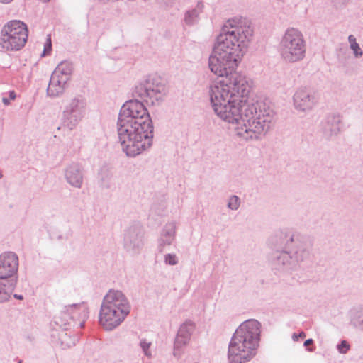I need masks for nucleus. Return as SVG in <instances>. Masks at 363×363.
<instances>
[{"label":"nucleus","mask_w":363,"mask_h":363,"mask_svg":"<svg viewBox=\"0 0 363 363\" xmlns=\"http://www.w3.org/2000/svg\"><path fill=\"white\" fill-rule=\"evenodd\" d=\"M253 28L250 20L242 17L228 19L217 36L208 60L212 72L223 78L212 83L208 88L211 105L222 121L237 126L242 125L250 92L251 82L244 74L233 72L240 62Z\"/></svg>","instance_id":"nucleus-1"},{"label":"nucleus","mask_w":363,"mask_h":363,"mask_svg":"<svg viewBox=\"0 0 363 363\" xmlns=\"http://www.w3.org/2000/svg\"><path fill=\"white\" fill-rule=\"evenodd\" d=\"M153 130L147 109L138 99L125 102L118 120V135L122 150L134 157L152 145Z\"/></svg>","instance_id":"nucleus-2"},{"label":"nucleus","mask_w":363,"mask_h":363,"mask_svg":"<svg viewBox=\"0 0 363 363\" xmlns=\"http://www.w3.org/2000/svg\"><path fill=\"white\" fill-rule=\"evenodd\" d=\"M270 245L273 250L270 262L273 269L277 271L294 269L308 259L313 247L309 237L283 231L271 238Z\"/></svg>","instance_id":"nucleus-3"},{"label":"nucleus","mask_w":363,"mask_h":363,"mask_svg":"<svg viewBox=\"0 0 363 363\" xmlns=\"http://www.w3.org/2000/svg\"><path fill=\"white\" fill-rule=\"evenodd\" d=\"M261 325L255 319L244 321L235 331L228 345L229 363H246L257 353Z\"/></svg>","instance_id":"nucleus-4"},{"label":"nucleus","mask_w":363,"mask_h":363,"mask_svg":"<svg viewBox=\"0 0 363 363\" xmlns=\"http://www.w3.org/2000/svg\"><path fill=\"white\" fill-rule=\"evenodd\" d=\"M245 108L242 125L235 128L236 135L245 140L265 135L275 123V112L262 101L251 102Z\"/></svg>","instance_id":"nucleus-5"},{"label":"nucleus","mask_w":363,"mask_h":363,"mask_svg":"<svg viewBox=\"0 0 363 363\" xmlns=\"http://www.w3.org/2000/svg\"><path fill=\"white\" fill-rule=\"evenodd\" d=\"M130 309V303L121 291L110 289L103 298L99 323L104 330L111 331L124 321Z\"/></svg>","instance_id":"nucleus-6"},{"label":"nucleus","mask_w":363,"mask_h":363,"mask_svg":"<svg viewBox=\"0 0 363 363\" xmlns=\"http://www.w3.org/2000/svg\"><path fill=\"white\" fill-rule=\"evenodd\" d=\"M278 51L286 63L302 61L306 52V42L302 32L293 27L288 28L280 38Z\"/></svg>","instance_id":"nucleus-7"},{"label":"nucleus","mask_w":363,"mask_h":363,"mask_svg":"<svg viewBox=\"0 0 363 363\" xmlns=\"http://www.w3.org/2000/svg\"><path fill=\"white\" fill-rule=\"evenodd\" d=\"M28 36L26 23L18 20L11 21L1 30L0 46L6 51L20 50L25 46Z\"/></svg>","instance_id":"nucleus-8"},{"label":"nucleus","mask_w":363,"mask_h":363,"mask_svg":"<svg viewBox=\"0 0 363 363\" xmlns=\"http://www.w3.org/2000/svg\"><path fill=\"white\" fill-rule=\"evenodd\" d=\"M167 94L164 80L157 75H150L135 86L134 96L151 104L160 103Z\"/></svg>","instance_id":"nucleus-9"},{"label":"nucleus","mask_w":363,"mask_h":363,"mask_svg":"<svg viewBox=\"0 0 363 363\" xmlns=\"http://www.w3.org/2000/svg\"><path fill=\"white\" fill-rule=\"evenodd\" d=\"M86 112V101L84 97L77 96L70 99L62 113V127L70 131L74 130L84 118Z\"/></svg>","instance_id":"nucleus-10"},{"label":"nucleus","mask_w":363,"mask_h":363,"mask_svg":"<svg viewBox=\"0 0 363 363\" xmlns=\"http://www.w3.org/2000/svg\"><path fill=\"white\" fill-rule=\"evenodd\" d=\"M88 317V306L86 303L81 302L65 306L60 315L55 317V323L63 330H67V325L72 321H79L80 328H83Z\"/></svg>","instance_id":"nucleus-11"},{"label":"nucleus","mask_w":363,"mask_h":363,"mask_svg":"<svg viewBox=\"0 0 363 363\" xmlns=\"http://www.w3.org/2000/svg\"><path fill=\"white\" fill-rule=\"evenodd\" d=\"M123 246L131 255L140 253L144 246V233L140 225L135 224L128 228L124 233Z\"/></svg>","instance_id":"nucleus-12"},{"label":"nucleus","mask_w":363,"mask_h":363,"mask_svg":"<svg viewBox=\"0 0 363 363\" xmlns=\"http://www.w3.org/2000/svg\"><path fill=\"white\" fill-rule=\"evenodd\" d=\"M293 103L294 108L301 113H308L313 110L318 103V99L311 89L301 86L298 88L294 96Z\"/></svg>","instance_id":"nucleus-13"},{"label":"nucleus","mask_w":363,"mask_h":363,"mask_svg":"<svg viewBox=\"0 0 363 363\" xmlns=\"http://www.w3.org/2000/svg\"><path fill=\"white\" fill-rule=\"evenodd\" d=\"M18 269V257L15 252H6L0 255V279L15 276Z\"/></svg>","instance_id":"nucleus-14"},{"label":"nucleus","mask_w":363,"mask_h":363,"mask_svg":"<svg viewBox=\"0 0 363 363\" xmlns=\"http://www.w3.org/2000/svg\"><path fill=\"white\" fill-rule=\"evenodd\" d=\"M341 123L342 117L340 114H329L321 121L320 131L324 138L330 139L339 134Z\"/></svg>","instance_id":"nucleus-15"},{"label":"nucleus","mask_w":363,"mask_h":363,"mask_svg":"<svg viewBox=\"0 0 363 363\" xmlns=\"http://www.w3.org/2000/svg\"><path fill=\"white\" fill-rule=\"evenodd\" d=\"M177 225L174 221L167 223L162 228L157 240V250L163 252L167 246H170L175 240Z\"/></svg>","instance_id":"nucleus-16"},{"label":"nucleus","mask_w":363,"mask_h":363,"mask_svg":"<svg viewBox=\"0 0 363 363\" xmlns=\"http://www.w3.org/2000/svg\"><path fill=\"white\" fill-rule=\"evenodd\" d=\"M65 177L67 182L75 188H81L83 183L82 167L77 163H72L65 169Z\"/></svg>","instance_id":"nucleus-17"},{"label":"nucleus","mask_w":363,"mask_h":363,"mask_svg":"<svg viewBox=\"0 0 363 363\" xmlns=\"http://www.w3.org/2000/svg\"><path fill=\"white\" fill-rule=\"evenodd\" d=\"M67 80L52 74L47 89L48 96L55 98L62 95L68 86Z\"/></svg>","instance_id":"nucleus-18"},{"label":"nucleus","mask_w":363,"mask_h":363,"mask_svg":"<svg viewBox=\"0 0 363 363\" xmlns=\"http://www.w3.org/2000/svg\"><path fill=\"white\" fill-rule=\"evenodd\" d=\"M203 3H198L195 7L186 11L184 14V22L187 26H193L198 24L200 16L203 11Z\"/></svg>","instance_id":"nucleus-19"},{"label":"nucleus","mask_w":363,"mask_h":363,"mask_svg":"<svg viewBox=\"0 0 363 363\" xmlns=\"http://www.w3.org/2000/svg\"><path fill=\"white\" fill-rule=\"evenodd\" d=\"M347 315L350 325L363 330V305L353 306L350 309Z\"/></svg>","instance_id":"nucleus-20"},{"label":"nucleus","mask_w":363,"mask_h":363,"mask_svg":"<svg viewBox=\"0 0 363 363\" xmlns=\"http://www.w3.org/2000/svg\"><path fill=\"white\" fill-rule=\"evenodd\" d=\"M72 64L69 62L64 61L57 66L52 74L69 81L72 74Z\"/></svg>","instance_id":"nucleus-21"},{"label":"nucleus","mask_w":363,"mask_h":363,"mask_svg":"<svg viewBox=\"0 0 363 363\" xmlns=\"http://www.w3.org/2000/svg\"><path fill=\"white\" fill-rule=\"evenodd\" d=\"M189 339L186 337H183L179 334L177 335L174 342V350H173V355L177 359H179L183 352L184 347H185L189 342Z\"/></svg>","instance_id":"nucleus-22"},{"label":"nucleus","mask_w":363,"mask_h":363,"mask_svg":"<svg viewBox=\"0 0 363 363\" xmlns=\"http://www.w3.org/2000/svg\"><path fill=\"white\" fill-rule=\"evenodd\" d=\"M194 330L195 324L191 320H187L180 325L177 334L190 340Z\"/></svg>","instance_id":"nucleus-23"},{"label":"nucleus","mask_w":363,"mask_h":363,"mask_svg":"<svg viewBox=\"0 0 363 363\" xmlns=\"http://www.w3.org/2000/svg\"><path fill=\"white\" fill-rule=\"evenodd\" d=\"M4 279H0V303H4L9 300L13 289L3 281Z\"/></svg>","instance_id":"nucleus-24"},{"label":"nucleus","mask_w":363,"mask_h":363,"mask_svg":"<svg viewBox=\"0 0 363 363\" xmlns=\"http://www.w3.org/2000/svg\"><path fill=\"white\" fill-rule=\"evenodd\" d=\"M348 42L350 44V48L352 50L353 55L356 58H360L363 55V51L361 49L359 45L357 43L356 38L353 35L348 36Z\"/></svg>","instance_id":"nucleus-25"},{"label":"nucleus","mask_w":363,"mask_h":363,"mask_svg":"<svg viewBox=\"0 0 363 363\" xmlns=\"http://www.w3.org/2000/svg\"><path fill=\"white\" fill-rule=\"evenodd\" d=\"M139 346L145 357L149 359L152 357V352L150 349L152 346L151 342L148 341L145 338H142L140 340Z\"/></svg>","instance_id":"nucleus-26"},{"label":"nucleus","mask_w":363,"mask_h":363,"mask_svg":"<svg viewBox=\"0 0 363 363\" xmlns=\"http://www.w3.org/2000/svg\"><path fill=\"white\" fill-rule=\"evenodd\" d=\"M240 199L236 195L230 196L228 199L227 207L232 211H237L240 206Z\"/></svg>","instance_id":"nucleus-27"},{"label":"nucleus","mask_w":363,"mask_h":363,"mask_svg":"<svg viewBox=\"0 0 363 363\" xmlns=\"http://www.w3.org/2000/svg\"><path fill=\"white\" fill-rule=\"evenodd\" d=\"M164 262L167 265L175 266L179 263V259L174 253H167L164 256Z\"/></svg>","instance_id":"nucleus-28"},{"label":"nucleus","mask_w":363,"mask_h":363,"mask_svg":"<svg viewBox=\"0 0 363 363\" xmlns=\"http://www.w3.org/2000/svg\"><path fill=\"white\" fill-rule=\"evenodd\" d=\"M337 349L340 354H346L350 350V345L346 340H342L340 343L337 345Z\"/></svg>","instance_id":"nucleus-29"},{"label":"nucleus","mask_w":363,"mask_h":363,"mask_svg":"<svg viewBox=\"0 0 363 363\" xmlns=\"http://www.w3.org/2000/svg\"><path fill=\"white\" fill-rule=\"evenodd\" d=\"M16 97V93L12 91L9 92V97H3L2 102L4 105L8 106L10 104V101L15 99Z\"/></svg>","instance_id":"nucleus-30"},{"label":"nucleus","mask_w":363,"mask_h":363,"mask_svg":"<svg viewBox=\"0 0 363 363\" xmlns=\"http://www.w3.org/2000/svg\"><path fill=\"white\" fill-rule=\"evenodd\" d=\"M51 49H52L51 39H50V38H48L47 39L46 43L45 44L43 55H45V54L50 52L51 51Z\"/></svg>","instance_id":"nucleus-31"},{"label":"nucleus","mask_w":363,"mask_h":363,"mask_svg":"<svg viewBox=\"0 0 363 363\" xmlns=\"http://www.w3.org/2000/svg\"><path fill=\"white\" fill-rule=\"evenodd\" d=\"M306 337V333L304 332H301L298 335L296 333H294L292 335V338L294 341H297L299 337L303 338Z\"/></svg>","instance_id":"nucleus-32"},{"label":"nucleus","mask_w":363,"mask_h":363,"mask_svg":"<svg viewBox=\"0 0 363 363\" xmlns=\"http://www.w3.org/2000/svg\"><path fill=\"white\" fill-rule=\"evenodd\" d=\"M313 340L312 339H308L304 342V346L307 347L311 344H313Z\"/></svg>","instance_id":"nucleus-33"},{"label":"nucleus","mask_w":363,"mask_h":363,"mask_svg":"<svg viewBox=\"0 0 363 363\" xmlns=\"http://www.w3.org/2000/svg\"><path fill=\"white\" fill-rule=\"evenodd\" d=\"M14 298H16V299H18V300H23V296L22 295H20V294H14Z\"/></svg>","instance_id":"nucleus-34"},{"label":"nucleus","mask_w":363,"mask_h":363,"mask_svg":"<svg viewBox=\"0 0 363 363\" xmlns=\"http://www.w3.org/2000/svg\"><path fill=\"white\" fill-rule=\"evenodd\" d=\"M13 0H0V2L1 3H4V4H8L11 1H12Z\"/></svg>","instance_id":"nucleus-35"},{"label":"nucleus","mask_w":363,"mask_h":363,"mask_svg":"<svg viewBox=\"0 0 363 363\" xmlns=\"http://www.w3.org/2000/svg\"><path fill=\"white\" fill-rule=\"evenodd\" d=\"M308 351H310V352L313 351V350L312 348H309V349H308Z\"/></svg>","instance_id":"nucleus-36"},{"label":"nucleus","mask_w":363,"mask_h":363,"mask_svg":"<svg viewBox=\"0 0 363 363\" xmlns=\"http://www.w3.org/2000/svg\"><path fill=\"white\" fill-rule=\"evenodd\" d=\"M2 177V174L0 173V179Z\"/></svg>","instance_id":"nucleus-37"},{"label":"nucleus","mask_w":363,"mask_h":363,"mask_svg":"<svg viewBox=\"0 0 363 363\" xmlns=\"http://www.w3.org/2000/svg\"><path fill=\"white\" fill-rule=\"evenodd\" d=\"M18 363H23L22 361H19Z\"/></svg>","instance_id":"nucleus-38"}]
</instances>
